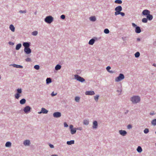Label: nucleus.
Masks as SVG:
<instances>
[{
    "instance_id": "nucleus-1",
    "label": "nucleus",
    "mask_w": 156,
    "mask_h": 156,
    "mask_svg": "<svg viewBox=\"0 0 156 156\" xmlns=\"http://www.w3.org/2000/svg\"><path fill=\"white\" fill-rule=\"evenodd\" d=\"M131 100L133 103H136L140 101V99L138 96H134L131 98Z\"/></svg>"
},
{
    "instance_id": "nucleus-2",
    "label": "nucleus",
    "mask_w": 156,
    "mask_h": 156,
    "mask_svg": "<svg viewBox=\"0 0 156 156\" xmlns=\"http://www.w3.org/2000/svg\"><path fill=\"white\" fill-rule=\"evenodd\" d=\"M53 20V18L51 16H47L45 19V22L48 23H51Z\"/></svg>"
},
{
    "instance_id": "nucleus-3",
    "label": "nucleus",
    "mask_w": 156,
    "mask_h": 156,
    "mask_svg": "<svg viewBox=\"0 0 156 156\" xmlns=\"http://www.w3.org/2000/svg\"><path fill=\"white\" fill-rule=\"evenodd\" d=\"M74 77L75 79L80 82H82L85 81V79L79 76L78 75H75Z\"/></svg>"
},
{
    "instance_id": "nucleus-4",
    "label": "nucleus",
    "mask_w": 156,
    "mask_h": 156,
    "mask_svg": "<svg viewBox=\"0 0 156 156\" xmlns=\"http://www.w3.org/2000/svg\"><path fill=\"white\" fill-rule=\"evenodd\" d=\"M124 78V75L122 74H120L118 77L115 78V81L116 82H119L123 79Z\"/></svg>"
},
{
    "instance_id": "nucleus-5",
    "label": "nucleus",
    "mask_w": 156,
    "mask_h": 156,
    "mask_svg": "<svg viewBox=\"0 0 156 156\" xmlns=\"http://www.w3.org/2000/svg\"><path fill=\"white\" fill-rule=\"evenodd\" d=\"M53 116L55 118H58L61 116V113L58 112H55L53 114Z\"/></svg>"
},
{
    "instance_id": "nucleus-6",
    "label": "nucleus",
    "mask_w": 156,
    "mask_h": 156,
    "mask_svg": "<svg viewBox=\"0 0 156 156\" xmlns=\"http://www.w3.org/2000/svg\"><path fill=\"white\" fill-rule=\"evenodd\" d=\"M31 108L29 106H26V107H25L24 109H23V111L25 112V113H27L29 111H30V110Z\"/></svg>"
},
{
    "instance_id": "nucleus-7",
    "label": "nucleus",
    "mask_w": 156,
    "mask_h": 156,
    "mask_svg": "<svg viewBox=\"0 0 156 156\" xmlns=\"http://www.w3.org/2000/svg\"><path fill=\"white\" fill-rule=\"evenodd\" d=\"M95 94L94 92L93 91H87L85 92V94L86 95H93Z\"/></svg>"
},
{
    "instance_id": "nucleus-8",
    "label": "nucleus",
    "mask_w": 156,
    "mask_h": 156,
    "mask_svg": "<svg viewBox=\"0 0 156 156\" xmlns=\"http://www.w3.org/2000/svg\"><path fill=\"white\" fill-rule=\"evenodd\" d=\"M149 13H150V11L149 10L147 9L143 10L142 12V14L144 15L147 16Z\"/></svg>"
},
{
    "instance_id": "nucleus-9",
    "label": "nucleus",
    "mask_w": 156,
    "mask_h": 156,
    "mask_svg": "<svg viewBox=\"0 0 156 156\" xmlns=\"http://www.w3.org/2000/svg\"><path fill=\"white\" fill-rule=\"evenodd\" d=\"M24 51L27 54H29L31 52V50L29 48H24Z\"/></svg>"
},
{
    "instance_id": "nucleus-10",
    "label": "nucleus",
    "mask_w": 156,
    "mask_h": 156,
    "mask_svg": "<svg viewBox=\"0 0 156 156\" xmlns=\"http://www.w3.org/2000/svg\"><path fill=\"white\" fill-rule=\"evenodd\" d=\"M119 133L122 136H125L127 133V132L125 130H120L119 131Z\"/></svg>"
},
{
    "instance_id": "nucleus-11",
    "label": "nucleus",
    "mask_w": 156,
    "mask_h": 156,
    "mask_svg": "<svg viewBox=\"0 0 156 156\" xmlns=\"http://www.w3.org/2000/svg\"><path fill=\"white\" fill-rule=\"evenodd\" d=\"M23 45L24 47V48H29L30 46V43L28 42H24L23 44Z\"/></svg>"
},
{
    "instance_id": "nucleus-12",
    "label": "nucleus",
    "mask_w": 156,
    "mask_h": 156,
    "mask_svg": "<svg viewBox=\"0 0 156 156\" xmlns=\"http://www.w3.org/2000/svg\"><path fill=\"white\" fill-rule=\"evenodd\" d=\"M48 111L46 110L45 108H43L41 109V111L40 112H39V113H43L44 114L47 113L48 112Z\"/></svg>"
},
{
    "instance_id": "nucleus-13",
    "label": "nucleus",
    "mask_w": 156,
    "mask_h": 156,
    "mask_svg": "<svg viewBox=\"0 0 156 156\" xmlns=\"http://www.w3.org/2000/svg\"><path fill=\"white\" fill-rule=\"evenodd\" d=\"M135 31V32L137 33H140L141 31V30L140 27H136Z\"/></svg>"
},
{
    "instance_id": "nucleus-14",
    "label": "nucleus",
    "mask_w": 156,
    "mask_h": 156,
    "mask_svg": "<svg viewBox=\"0 0 156 156\" xmlns=\"http://www.w3.org/2000/svg\"><path fill=\"white\" fill-rule=\"evenodd\" d=\"M115 10L116 11L120 12L122 10V7L120 6H117L115 8Z\"/></svg>"
},
{
    "instance_id": "nucleus-15",
    "label": "nucleus",
    "mask_w": 156,
    "mask_h": 156,
    "mask_svg": "<svg viewBox=\"0 0 156 156\" xmlns=\"http://www.w3.org/2000/svg\"><path fill=\"white\" fill-rule=\"evenodd\" d=\"M98 126V123L96 121H95L93 122V127L94 129L97 128Z\"/></svg>"
},
{
    "instance_id": "nucleus-16",
    "label": "nucleus",
    "mask_w": 156,
    "mask_h": 156,
    "mask_svg": "<svg viewBox=\"0 0 156 156\" xmlns=\"http://www.w3.org/2000/svg\"><path fill=\"white\" fill-rule=\"evenodd\" d=\"M30 141L29 140H26L23 142V144L25 146H28L30 145Z\"/></svg>"
},
{
    "instance_id": "nucleus-17",
    "label": "nucleus",
    "mask_w": 156,
    "mask_h": 156,
    "mask_svg": "<svg viewBox=\"0 0 156 156\" xmlns=\"http://www.w3.org/2000/svg\"><path fill=\"white\" fill-rule=\"evenodd\" d=\"M147 19H148L149 20H151L153 19V16L151 15L149 13L147 16Z\"/></svg>"
},
{
    "instance_id": "nucleus-18",
    "label": "nucleus",
    "mask_w": 156,
    "mask_h": 156,
    "mask_svg": "<svg viewBox=\"0 0 156 156\" xmlns=\"http://www.w3.org/2000/svg\"><path fill=\"white\" fill-rule=\"evenodd\" d=\"M12 65L14 67H16V68H22L23 67L22 66L20 65L14 64H13Z\"/></svg>"
},
{
    "instance_id": "nucleus-19",
    "label": "nucleus",
    "mask_w": 156,
    "mask_h": 156,
    "mask_svg": "<svg viewBox=\"0 0 156 156\" xmlns=\"http://www.w3.org/2000/svg\"><path fill=\"white\" fill-rule=\"evenodd\" d=\"M76 128H74L73 129H72L70 130L71 133L72 134H73L76 133Z\"/></svg>"
},
{
    "instance_id": "nucleus-20",
    "label": "nucleus",
    "mask_w": 156,
    "mask_h": 156,
    "mask_svg": "<svg viewBox=\"0 0 156 156\" xmlns=\"http://www.w3.org/2000/svg\"><path fill=\"white\" fill-rule=\"evenodd\" d=\"M9 28L12 32H14L15 31V27L13 25L11 24L10 25Z\"/></svg>"
},
{
    "instance_id": "nucleus-21",
    "label": "nucleus",
    "mask_w": 156,
    "mask_h": 156,
    "mask_svg": "<svg viewBox=\"0 0 156 156\" xmlns=\"http://www.w3.org/2000/svg\"><path fill=\"white\" fill-rule=\"evenodd\" d=\"M90 20L92 21H95L96 20V18L95 16H92L90 17Z\"/></svg>"
},
{
    "instance_id": "nucleus-22",
    "label": "nucleus",
    "mask_w": 156,
    "mask_h": 156,
    "mask_svg": "<svg viewBox=\"0 0 156 156\" xmlns=\"http://www.w3.org/2000/svg\"><path fill=\"white\" fill-rule=\"evenodd\" d=\"M95 40L94 39H91L89 42V44L90 45H93L94 43Z\"/></svg>"
},
{
    "instance_id": "nucleus-23",
    "label": "nucleus",
    "mask_w": 156,
    "mask_h": 156,
    "mask_svg": "<svg viewBox=\"0 0 156 156\" xmlns=\"http://www.w3.org/2000/svg\"><path fill=\"white\" fill-rule=\"evenodd\" d=\"M5 146L7 147H10L11 146V143L10 142H7L5 144Z\"/></svg>"
},
{
    "instance_id": "nucleus-24",
    "label": "nucleus",
    "mask_w": 156,
    "mask_h": 156,
    "mask_svg": "<svg viewBox=\"0 0 156 156\" xmlns=\"http://www.w3.org/2000/svg\"><path fill=\"white\" fill-rule=\"evenodd\" d=\"M21 44H17L16 47V50H19L21 47Z\"/></svg>"
},
{
    "instance_id": "nucleus-25",
    "label": "nucleus",
    "mask_w": 156,
    "mask_h": 156,
    "mask_svg": "<svg viewBox=\"0 0 156 156\" xmlns=\"http://www.w3.org/2000/svg\"><path fill=\"white\" fill-rule=\"evenodd\" d=\"M74 143V140H71L70 141H68L67 142V144L68 145H71Z\"/></svg>"
},
{
    "instance_id": "nucleus-26",
    "label": "nucleus",
    "mask_w": 156,
    "mask_h": 156,
    "mask_svg": "<svg viewBox=\"0 0 156 156\" xmlns=\"http://www.w3.org/2000/svg\"><path fill=\"white\" fill-rule=\"evenodd\" d=\"M137 151L139 153H140L142 151V149L140 146H138L137 149Z\"/></svg>"
},
{
    "instance_id": "nucleus-27",
    "label": "nucleus",
    "mask_w": 156,
    "mask_h": 156,
    "mask_svg": "<svg viewBox=\"0 0 156 156\" xmlns=\"http://www.w3.org/2000/svg\"><path fill=\"white\" fill-rule=\"evenodd\" d=\"M26 101L25 99H22L20 101V103L21 104H23L25 103Z\"/></svg>"
},
{
    "instance_id": "nucleus-28",
    "label": "nucleus",
    "mask_w": 156,
    "mask_h": 156,
    "mask_svg": "<svg viewBox=\"0 0 156 156\" xmlns=\"http://www.w3.org/2000/svg\"><path fill=\"white\" fill-rule=\"evenodd\" d=\"M61 66L59 65H57L55 67V69L56 70H58L61 68Z\"/></svg>"
},
{
    "instance_id": "nucleus-29",
    "label": "nucleus",
    "mask_w": 156,
    "mask_h": 156,
    "mask_svg": "<svg viewBox=\"0 0 156 156\" xmlns=\"http://www.w3.org/2000/svg\"><path fill=\"white\" fill-rule=\"evenodd\" d=\"M151 124L154 126L156 125V119H154L152 121Z\"/></svg>"
},
{
    "instance_id": "nucleus-30",
    "label": "nucleus",
    "mask_w": 156,
    "mask_h": 156,
    "mask_svg": "<svg viewBox=\"0 0 156 156\" xmlns=\"http://www.w3.org/2000/svg\"><path fill=\"white\" fill-rule=\"evenodd\" d=\"M46 83H49L51 82V79L50 78H48L46 79Z\"/></svg>"
},
{
    "instance_id": "nucleus-31",
    "label": "nucleus",
    "mask_w": 156,
    "mask_h": 156,
    "mask_svg": "<svg viewBox=\"0 0 156 156\" xmlns=\"http://www.w3.org/2000/svg\"><path fill=\"white\" fill-rule=\"evenodd\" d=\"M115 2L116 3H118L121 4L122 3V1L121 0H116L115 1Z\"/></svg>"
},
{
    "instance_id": "nucleus-32",
    "label": "nucleus",
    "mask_w": 156,
    "mask_h": 156,
    "mask_svg": "<svg viewBox=\"0 0 156 156\" xmlns=\"http://www.w3.org/2000/svg\"><path fill=\"white\" fill-rule=\"evenodd\" d=\"M140 53L139 52H137L135 54V56L136 58L140 56Z\"/></svg>"
},
{
    "instance_id": "nucleus-33",
    "label": "nucleus",
    "mask_w": 156,
    "mask_h": 156,
    "mask_svg": "<svg viewBox=\"0 0 156 156\" xmlns=\"http://www.w3.org/2000/svg\"><path fill=\"white\" fill-rule=\"evenodd\" d=\"M147 21V18H144L142 20V22L144 23H146Z\"/></svg>"
},
{
    "instance_id": "nucleus-34",
    "label": "nucleus",
    "mask_w": 156,
    "mask_h": 156,
    "mask_svg": "<svg viewBox=\"0 0 156 156\" xmlns=\"http://www.w3.org/2000/svg\"><path fill=\"white\" fill-rule=\"evenodd\" d=\"M15 98L16 99H18L20 97V95L19 94L17 93L15 94Z\"/></svg>"
},
{
    "instance_id": "nucleus-35",
    "label": "nucleus",
    "mask_w": 156,
    "mask_h": 156,
    "mask_svg": "<svg viewBox=\"0 0 156 156\" xmlns=\"http://www.w3.org/2000/svg\"><path fill=\"white\" fill-rule=\"evenodd\" d=\"M38 32L37 31H34L32 32V34L34 36H36L37 35Z\"/></svg>"
},
{
    "instance_id": "nucleus-36",
    "label": "nucleus",
    "mask_w": 156,
    "mask_h": 156,
    "mask_svg": "<svg viewBox=\"0 0 156 156\" xmlns=\"http://www.w3.org/2000/svg\"><path fill=\"white\" fill-rule=\"evenodd\" d=\"M104 32L106 34H107L109 33V31L108 29H105L104 30Z\"/></svg>"
},
{
    "instance_id": "nucleus-37",
    "label": "nucleus",
    "mask_w": 156,
    "mask_h": 156,
    "mask_svg": "<svg viewBox=\"0 0 156 156\" xmlns=\"http://www.w3.org/2000/svg\"><path fill=\"white\" fill-rule=\"evenodd\" d=\"M89 121H88L85 120H84L83 121V124L85 125H87L89 124Z\"/></svg>"
},
{
    "instance_id": "nucleus-38",
    "label": "nucleus",
    "mask_w": 156,
    "mask_h": 156,
    "mask_svg": "<svg viewBox=\"0 0 156 156\" xmlns=\"http://www.w3.org/2000/svg\"><path fill=\"white\" fill-rule=\"evenodd\" d=\"M149 131V129L147 128L145 129L144 131V133L145 134H147V133H148Z\"/></svg>"
},
{
    "instance_id": "nucleus-39",
    "label": "nucleus",
    "mask_w": 156,
    "mask_h": 156,
    "mask_svg": "<svg viewBox=\"0 0 156 156\" xmlns=\"http://www.w3.org/2000/svg\"><path fill=\"white\" fill-rule=\"evenodd\" d=\"M34 67L36 69L38 70L39 69L40 66L38 65H36L34 66Z\"/></svg>"
},
{
    "instance_id": "nucleus-40",
    "label": "nucleus",
    "mask_w": 156,
    "mask_h": 156,
    "mask_svg": "<svg viewBox=\"0 0 156 156\" xmlns=\"http://www.w3.org/2000/svg\"><path fill=\"white\" fill-rule=\"evenodd\" d=\"M111 68L110 66H108L106 68V69L109 72H110V73H112V71H110L109 70L110 69H111Z\"/></svg>"
},
{
    "instance_id": "nucleus-41",
    "label": "nucleus",
    "mask_w": 156,
    "mask_h": 156,
    "mask_svg": "<svg viewBox=\"0 0 156 156\" xmlns=\"http://www.w3.org/2000/svg\"><path fill=\"white\" fill-rule=\"evenodd\" d=\"M80 98L78 97H76L75 98V100L76 102H79V101Z\"/></svg>"
},
{
    "instance_id": "nucleus-42",
    "label": "nucleus",
    "mask_w": 156,
    "mask_h": 156,
    "mask_svg": "<svg viewBox=\"0 0 156 156\" xmlns=\"http://www.w3.org/2000/svg\"><path fill=\"white\" fill-rule=\"evenodd\" d=\"M98 98H99V96L98 95H97L95 96L94 98L95 100V101H97L98 99Z\"/></svg>"
},
{
    "instance_id": "nucleus-43",
    "label": "nucleus",
    "mask_w": 156,
    "mask_h": 156,
    "mask_svg": "<svg viewBox=\"0 0 156 156\" xmlns=\"http://www.w3.org/2000/svg\"><path fill=\"white\" fill-rule=\"evenodd\" d=\"M17 93L20 94L22 92V90L21 89H18L17 90Z\"/></svg>"
},
{
    "instance_id": "nucleus-44",
    "label": "nucleus",
    "mask_w": 156,
    "mask_h": 156,
    "mask_svg": "<svg viewBox=\"0 0 156 156\" xmlns=\"http://www.w3.org/2000/svg\"><path fill=\"white\" fill-rule=\"evenodd\" d=\"M25 60L26 62H30L31 59L30 58H27Z\"/></svg>"
},
{
    "instance_id": "nucleus-45",
    "label": "nucleus",
    "mask_w": 156,
    "mask_h": 156,
    "mask_svg": "<svg viewBox=\"0 0 156 156\" xmlns=\"http://www.w3.org/2000/svg\"><path fill=\"white\" fill-rule=\"evenodd\" d=\"M19 12L21 13H25L26 12V10H25L24 11L20 10L19 11Z\"/></svg>"
},
{
    "instance_id": "nucleus-46",
    "label": "nucleus",
    "mask_w": 156,
    "mask_h": 156,
    "mask_svg": "<svg viewBox=\"0 0 156 156\" xmlns=\"http://www.w3.org/2000/svg\"><path fill=\"white\" fill-rule=\"evenodd\" d=\"M57 94V93H54V92H53L51 94V95L52 96H55Z\"/></svg>"
},
{
    "instance_id": "nucleus-47",
    "label": "nucleus",
    "mask_w": 156,
    "mask_h": 156,
    "mask_svg": "<svg viewBox=\"0 0 156 156\" xmlns=\"http://www.w3.org/2000/svg\"><path fill=\"white\" fill-rule=\"evenodd\" d=\"M120 12L119 11H116V12L115 13V15H118L120 14Z\"/></svg>"
},
{
    "instance_id": "nucleus-48",
    "label": "nucleus",
    "mask_w": 156,
    "mask_h": 156,
    "mask_svg": "<svg viewBox=\"0 0 156 156\" xmlns=\"http://www.w3.org/2000/svg\"><path fill=\"white\" fill-rule=\"evenodd\" d=\"M65 16L64 15H62L61 16V18L62 19H65Z\"/></svg>"
},
{
    "instance_id": "nucleus-49",
    "label": "nucleus",
    "mask_w": 156,
    "mask_h": 156,
    "mask_svg": "<svg viewBox=\"0 0 156 156\" xmlns=\"http://www.w3.org/2000/svg\"><path fill=\"white\" fill-rule=\"evenodd\" d=\"M127 127L128 129H130L132 128V126L131 125H129L127 126Z\"/></svg>"
},
{
    "instance_id": "nucleus-50",
    "label": "nucleus",
    "mask_w": 156,
    "mask_h": 156,
    "mask_svg": "<svg viewBox=\"0 0 156 156\" xmlns=\"http://www.w3.org/2000/svg\"><path fill=\"white\" fill-rule=\"evenodd\" d=\"M64 126L65 127H67L68 126V125H67L66 122H64Z\"/></svg>"
},
{
    "instance_id": "nucleus-51",
    "label": "nucleus",
    "mask_w": 156,
    "mask_h": 156,
    "mask_svg": "<svg viewBox=\"0 0 156 156\" xmlns=\"http://www.w3.org/2000/svg\"><path fill=\"white\" fill-rule=\"evenodd\" d=\"M120 14L122 16H124L125 15V13L123 12H120Z\"/></svg>"
},
{
    "instance_id": "nucleus-52",
    "label": "nucleus",
    "mask_w": 156,
    "mask_h": 156,
    "mask_svg": "<svg viewBox=\"0 0 156 156\" xmlns=\"http://www.w3.org/2000/svg\"><path fill=\"white\" fill-rule=\"evenodd\" d=\"M49 146L51 148H53L54 147V146L53 145L51 144H49Z\"/></svg>"
},
{
    "instance_id": "nucleus-53",
    "label": "nucleus",
    "mask_w": 156,
    "mask_h": 156,
    "mask_svg": "<svg viewBox=\"0 0 156 156\" xmlns=\"http://www.w3.org/2000/svg\"><path fill=\"white\" fill-rule=\"evenodd\" d=\"M132 25L134 27H137L136 25L134 23H132Z\"/></svg>"
},
{
    "instance_id": "nucleus-54",
    "label": "nucleus",
    "mask_w": 156,
    "mask_h": 156,
    "mask_svg": "<svg viewBox=\"0 0 156 156\" xmlns=\"http://www.w3.org/2000/svg\"><path fill=\"white\" fill-rule=\"evenodd\" d=\"M69 128L70 130L72 129H73V126L72 125H70L69 126Z\"/></svg>"
},
{
    "instance_id": "nucleus-55",
    "label": "nucleus",
    "mask_w": 156,
    "mask_h": 156,
    "mask_svg": "<svg viewBox=\"0 0 156 156\" xmlns=\"http://www.w3.org/2000/svg\"><path fill=\"white\" fill-rule=\"evenodd\" d=\"M51 156H58L57 154H53L51 155Z\"/></svg>"
},
{
    "instance_id": "nucleus-56",
    "label": "nucleus",
    "mask_w": 156,
    "mask_h": 156,
    "mask_svg": "<svg viewBox=\"0 0 156 156\" xmlns=\"http://www.w3.org/2000/svg\"><path fill=\"white\" fill-rule=\"evenodd\" d=\"M137 41H140V39L139 38H137Z\"/></svg>"
},
{
    "instance_id": "nucleus-57",
    "label": "nucleus",
    "mask_w": 156,
    "mask_h": 156,
    "mask_svg": "<svg viewBox=\"0 0 156 156\" xmlns=\"http://www.w3.org/2000/svg\"><path fill=\"white\" fill-rule=\"evenodd\" d=\"M154 113H150V114L151 115H154Z\"/></svg>"
},
{
    "instance_id": "nucleus-58",
    "label": "nucleus",
    "mask_w": 156,
    "mask_h": 156,
    "mask_svg": "<svg viewBox=\"0 0 156 156\" xmlns=\"http://www.w3.org/2000/svg\"><path fill=\"white\" fill-rule=\"evenodd\" d=\"M79 129V130H81V128H80L79 129Z\"/></svg>"
},
{
    "instance_id": "nucleus-59",
    "label": "nucleus",
    "mask_w": 156,
    "mask_h": 156,
    "mask_svg": "<svg viewBox=\"0 0 156 156\" xmlns=\"http://www.w3.org/2000/svg\"><path fill=\"white\" fill-rule=\"evenodd\" d=\"M153 66H156V65H155V64H153Z\"/></svg>"
},
{
    "instance_id": "nucleus-60",
    "label": "nucleus",
    "mask_w": 156,
    "mask_h": 156,
    "mask_svg": "<svg viewBox=\"0 0 156 156\" xmlns=\"http://www.w3.org/2000/svg\"><path fill=\"white\" fill-rule=\"evenodd\" d=\"M155 145H156V143H155Z\"/></svg>"
},
{
    "instance_id": "nucleus-61",
    "label": "nucleus",
    "mask_w": 156,
    "mask_h": 156,
    "mask_svg": "<svg viewBox=\"0 0 156 156\" xmlns=\"http://www.w3.org/2000/svg\"><path fill=\"white\" fill-rule=\"evenodd\" d=\"M155 133L156 134V132H155Z\"/></svg>"
}]
</instances>
